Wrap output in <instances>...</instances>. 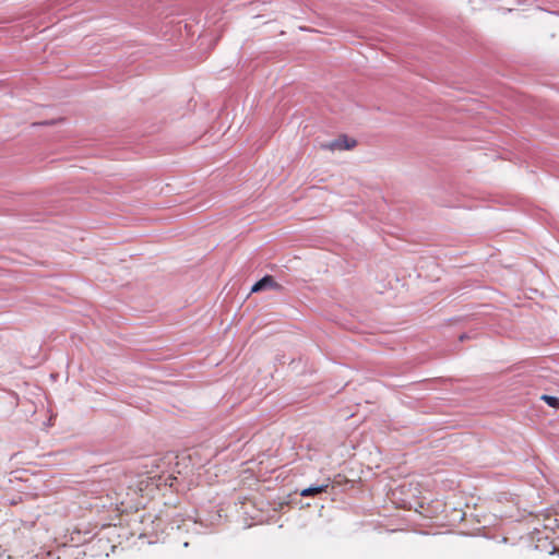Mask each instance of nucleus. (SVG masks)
<instances>
[{"instance_id":"nucleus-2","label":"nucleus","mask_w":559,"mask_h":559,"mask_svg":"<svg viewBox=\"0 0 559 559\" xmlns=\"http://www.w3.org/2000/svg\"><path fill=\"white\" fill-rule=\"evenodd\" d=\"M281 288L280 284H277L274 278L270 275L262 277L251 288V293H258L265 289H278Z\"/></svg>"},{"instance_id":"nucleus-4","label":"nucleus","mask_w":559,"mask_h":559,"mask_svg":"<svg viewBox=\"0 0 559 559\" xmlns=\"http://www.w3.org/2000/svg\"><path fill=\"white\" fill-rule=\"evenodd\" d=\"M549 406L559 407V399L556 396L543 395L542 397Z\"/></svg>"},{"instance_id":"nucleus-1","label":"nucleus","mask_w":559,"mask_h":559,"mask_svg":"<svg viewBox=\"0 0 559 559\" xmlns=\"http://www.w3.org/2000/svg\"><path fill=\"white\" fill-rule=\"evenodd\" d=\"M356 145L355 140H349L347 136L338 138L329 144L323 145L324 148H329L331 151L334 150H350Z\"/></svg>"},{"instance_id":"nucleus-3","label":"nucleus","mask_w":559,"mask_h":559,"mask_svg":"<svg viewBox=\"0 0 559 559\" xmlns=\"http://www.w3.org/2000/svg\"><path fill=\"white\" fill-rule=\"evenodd\" d=\"M328 488H329V484H323L320 486H310L308 488L302 489L300 491V496H302V497L316 496L318 493L326 491Z\"/></svg>"}]
</instances>
